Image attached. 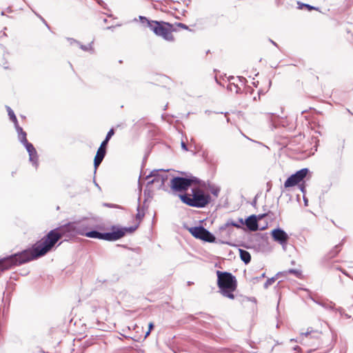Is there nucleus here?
<instances>
[{"instance_id":"nucleus-1","label":"nucleus","mask_w":353,"mask_h":353,"mask_svg":"<svg viewBox=\"0 0 353 353\" xmlns=\"http://www.w3.org/2000/svg\"><path fill=\"white\" fill-rule=\"evenodd\" d=\"M90 224L88 221L70 222L50 231L41 241H37L30 249L15 253L0 259V273L14 265H21L44 256L62 237H70L77 234L92 239L114 241L123 237L127 233L134 232L138 225L119 228L112 227V231L100 232L97 230L88 231Z\"/></svg>"},{"instance_id":"nucleus-2","label":"nucleus","mask_w":353,"mask_h":353,"mask_svg":"<svg viewBox=\"0 0 353 353\" xmlns=\"http://www.w3.org/2000/svg\"><path fill=\"white\" fill-rule=\"evenodd\" d=\"M181 201L191 207L203 208L211 201V196L199 187L192 188V194H180Z\"/></svg>"},{"instance_id":"nucleus-3","label":"nucleus","mask_w":353,"mask_h":353,"mask_svg":"<svg viewBox=\"0 0 353 353\" xmlns=\"http://www.w3.org/2000/svg\"><path fill=\"white\" fill-rule=\"evenodd\" d=\"M217 285L220 293L225 297L230 299H234L233 292L237 287L236 277L230 272L216 271Z\"/></svg>"},{"instance_id":"nucleus-4","label":"nucleus","mask_w":353,"mask_h":353,"mask_svg":"<svg viewBox=\"0 0 353 353\" xmlns=\"http://www.w3.org/2000/svg\"><path fill=\"white\" fill-rule=\"evenodd\" d=\"M141 22L148 27L156 35L163 37L164 39L172 41L174 40L171 32L172 25L169 23L148 20L145 17L139 16Z\"/></svg>"},{"instance_id":"nucleus-5","label":"nucleus","mask_w":353,"mask_h":353,"mask_svg":"<svg viewBox=\"0 0 353 353\" xmlns=\"http://www.w3.org/2000/svg\"><path fill=\"white\" fill-rule=\"evenodd\" d=\"M201 181L196 176H173L170 180V188L174 192H185L193 184H200Z\"/></svg>"},{"instance_id":"nucleus-6","label":"nucleus","mask_w":353,"mask_h":353,"mask_svg":"<svg viewBox=\"0 0 353 353\" xmlns=\"http://www.w3.org/2000/svg\"><path fill=\"white\" fill-rule=\"evenodd\" d=\"M190 233L196 239L206 242L213 243L215 241V236L203 226L192 227L188 228Z\"/></svg>"},{"instance_id":"nucleus-7","label":"nucleus","mask_w":353,"mask_h":353,"mask_svg":"<svg viewBox=\"0 0 353 353\" xmlns=\"http://www.w3.org/2000/svg\"><path fill=\"white\" fill-rule=\"evenodd\" d=\"M309 172L307 168H302L289 176L284 183L285 188L293 187L302 181Z\"/></svg>"},{"instance_id":"nucleus-8","label":"nucleus","mask_w":353,"mask_h":353,"mask_svg":"<svg viewBox=\"0 0 353 353\" xmlns=\"http://www.w3.org/2000/svg\"><path fill=\"white\" fill-rule=\"evenodd\" d=\"M271 235L273 239L281 244L283 250H285V246L289 239L288 234L283 229L278 228L272 231Z\"/></svg>"},{"instance_id":"nucleus-9","label":"nucleus","mask_w":353,"mask_h":353,"mask_svg":"<svg viewBox=\"0 0 353 353\" xmlns=\"http://www.w3.org/2000/svg\"><path fill=\"white\" fill-rule=\"evenodd\" d=\"M23 145H24L27 152H28L30 161L32 163V165L36 169H37L39 166V157L36 149L31 143L28 142V141H26V143H24Z\"/></svg>"},{"instance_id":"nucleus-10","label":"nucleus","mask_w":353,"mask_h":353,"mask_svg":"<svg viewBox=\"0 0 353 353\" xmlns=\"http://www.w3.org/2000/svg\"><path fill=\"white\" fill-rule=\"evenodd\" d=\"M239 222L242 225H245L250 231H256L259 229L257 216L250 215L245 221L242 218L239 219Z\"/></svg>"},{"instance_id":"nucleus-11","label":"nucleus","mask_w":353,"mask_h":353,"mask_svg":"<svg viewBox=\"0 0 353 353\" xmlns=\"http://www.w3.org/2000/svg\"><path fill=\"white\" fill-rule=\"evenodd\" d=\"M103 142L102 141L100 147L99 148L97 154L94 159V166L95 168V170H97V167L101 164L103 159H104L105 154H106V146L107 145H103Z\"/></svg>"},{"instance_id":"nucleus-12","label":"nucleus","mask_w":353,"mask_h":353,"mask_svg":"<svg viewBox=\"0 0 353 353\" xmlns=\"http://www.w3.org/2000/svg\"><path fill=\"white\" fill-rule=\"evenodd\" d=\"M311 299L316 303V304L322 306L323 307L327 309V310H334V307L335 304L332 302H328L327 301H323L320 299H316L313 297H311Z\"/></svg>"},{"instance_id":"nucleus-13","label":"nucleus","mask_w":353,"mask_h":353,"mask_svg":"<svg viewBox=\"0 0 353 353\" xmlns=\"http://www.w3.org/2000/svg\"><path fill=\"white\" fill-rule=\"evenodd\" d=\"M160 176H161V174H160L159 170H152L150 172V174L147 176V179H149L150 177H152L153 179L151 181H148V184L150 185V184H152V183H158L159 184L160 183V180H159Z\"/></svg>"},{"instance_id":"nucleus-14","label":"nucleus","mask_w":353,"mask_h":353,"mask_svg":"<svg viewBox=\"0 0 353 353\" xmlns=\"http://www.w3.org/2000/svg\"><path fill=\"white\" fill-rule=\"evenodd\" d=\"M241 224L239 221L235 222V221L230 219V220H228L225 223H224L223 225L220 226L219 230L223 232V231L226 230L230 226H234L237 228H241Z\"/></svg>"},{"instance_id":"nucleus-15","label":"nucleus","mask_w":353,"mask_h":353,"mask_svg":"<svg viewBox=\"0 0 353 353\" xmlns=\"http://www.w3.org/2000/svg\"><path fill=\"white\" fill-rule=\"evenodd\" d=\"M341 246H342V243H339V244L335 245L334 248L332 250H330L325 256L326 259L330 260V259L335 257L339 254V252L341 251Z\"/></svg>"},{"instance_id":"nucleus-16","label":"nucleus","mask_w":353,"mask_h":353,"mask_svg":"<svg viewBox=\"0 0 353 353\" xmlns=\"http://www.w3.org/2000/svg\"><path fill=\"white\" fill-rule=\"evenodd\" d=\"M239 254L241 259L245 263L248 264L251 261V255L247 250L239 249Z\"/></svg>"},{"instance_id":"nucleus-17","label":"nucleus","mask_w":353,"mask_h":353,"mask_svg":"<svg viewBox=\"0 0 353 353\" xmlns=\"http://www.w3.org/2000/svg\"><path fill=\"white\" fill-rule=\"evenodd\" d=\"M160 170L161 176H159L160 177L159 178L160 183L158 185H159V188H161V187H163L164 185L165 181L168 179V174H167L168 170Z\"/></svg>"},{"instance_id":"nucleus-18","label":"nucleus","mask_w":353,"mask_h":353,"mask_svg":"<svg viewBox=\"0 0 353 353\" xmlns=\"http://www.w3.org/2000/svg\"><path fill=\"white\" fill-rule=\"evenodd\" d=\"M297 4H298V8L301 9V10L303 9V8H307L309 11H311L313 10H317L316 8H315L312 6H310L309 4H307V3H303L298 1Z\"/></svg>"},{"instance_id":"nucleus-19","label":"nucleus","mask_w":353,"mask_h":353,"mask_svg":"<svg viewBox=\"0 0 353 353\" xmlns=\"http://www.w3.org/2000/svg\"><path fill=\"white\" fill-rule=\"evenodd\" d=\"M92 43H93V41H92L90 43H89L88 45H83L81 44L80 42H79V48L83 50V51H94L93 48H92Z\"/></svg>"},{"instance_id":"nucleus-20","label":"nucleus","mask_w":353,"mask_h":353,"mask_svg":"<svg viewBox=\"0 0 353 353\" xmlns=\"http://www.w3.org/2000/svg\"><path fill=\"white\" fill-rule=\"evenodd\" d=\"M114 134V130L113 128L110 129L106 134L105 139L103 141V145H108V141L111 137Z\"/></svg>"},{"instance_id":"nucleus-21","label":"nucleus","mask_w":353,"mask_h":353,"mask_svg":"<svg viewBox=\"0 0 353 353\" xmlns=\"http://www.w3.org/2000/svg\"><path fill=\"white\" fill-rule=\"evenodd\" d=\"M209 190L214 196H218L220 192V188L219 187L211 185L210 186Z\"/></svg>"},{"instance_id":"nucleus-22","label":"nucleus","mask_w":353,"mask_h":353,"mask_svg":"<svg viewBox=\"0 0 353 353\" xmlns=\"http://www.w3.org/2000/svg\"><path fill=\"white\" fill-rule=\"evenodd\" d=\"M287 273L295 275L297 278H300L301 276V271L296 269H289Z\"/></svg>"},{"instance_id":"nucleus-23","label":"nucleus","mask_w":353,"mask_h":353,"mask_svg":"<svg viewBox=\"0 0 353 353\" xmlns=\"http://www.w3.org/2000/svg\"><path fill=\"white\" fill-rule=\"evenodd\" d=\"M145 213L140 209V205L137 207V214H136V219L140 222L144 217Z\"/></svg>"},{"instance_id":"nucleus-24","label":"nucleus","mask_w":353,"mask_h":353,"mask_svg":"<svg viewBox=\"0 0 353 353\" xmlns=\"http://www.w3.org/2000/svg\"><path fill=\"white\" fill-rule=\"evenodd\" d=\"M6 110L8 111V114L9 116L10 119L11 121L15 120L17 119V117L13 110L10 108V107L6 106Z\"/></svg>"},{"instance_id":"nucleus-25","label":"nucleus","mask_w":353,"mask_h":353,"mask_svg":"<svg viewBox=\"0 0 353 353\" xmlns=\"http://www.w3.org/2000/svg\"><path fill=\"white\" fill-rule=\"evenodd\" d=\"M26 136H27V134L25 131L21 132V134H18V139L22 144H23L24 143H26V141H28Z\"/></svg>"},{"instance_id":"nucleus-26","label":"nucleus","mask_w":353,"mask_h":353,"mask_svg":"<svg viewBox=\"0 0 353 353\" xmlns=\"http://www.w3.org/2000/svg\"><path fill=\"white\" fill-rule=\"evenodd\" d=\"M228 89L230 90V91H235L236 93H238L239 91L240 90V88L238 87V85L234 83H230L228 86Z\"/></svg>"},{"instance_id":"nucleus-27","label":"nucleus","mask_w":353,"mask_h":353,"mask_svg":"<svg viewBox=\"0 0 353 353\" xmlns=\"http://www.w3.org/2000/svg\"><path fill=\"white\" fill-rule=\"evenodd\" d=\"M276 281L275 277H272L270 279H268L266 282L264 283V288L267 289L269 286L272 285L274 281Z\"/></svg>"},{"instance_id":"nucleus-28","label":"nucleus","mask_w":353,"mask_h":353,"mask_svg":"<svg viewBox=\"0 0 353 353\" xmlns=\"http://www.w3.org/2000/svg\"><path fill=\"white\" fill-rule=\"evenodd\" d=\"M68 41L70 42V45H73L74 43L79 45V41H78L77 40L74 39H72V38H67Z\"/></svg>"},{"instance_id":"nucleus-29","label":"nucleus","mask_w":353,"mask_h":353,"mask_svg":"<svg viewBox=\"0 0 353 353\" xmlns=\"http://www.w3.org/2000/svg\"><path fill=\"white\" fill-rule=\"evenodd\" d=\"M345 148V139L341 140V148L339 149L341 154L343 153V149Z\"/></svg>"},{"instance_id":"nucleus-30","label":"nucleus","mask_w":353,"mask_h":353,"mask_svg":"<svg viewBox=\"0 0 353 353\" xmlns=\"http://www.w3.org/2000/svg\"><path fill=\"white\" fill-rule=\"evenodd\" d=\"M16 129V131L17 132V134H21V132H24L23 128L21 127V126H17L15 128Z\"/></svg>"},{"instance_id":"nucleus-31","label":"nucleus","mask_w":353,"mask_h":353,"mask_svg":"<svg viewBox=\"0 0 353 353\" xmlns=\"http://www.w3.org/2000/svg\"><path fill=\"white\" fill-rule=\"evenodd\" d=\"M300 190L304 194L305 192V187L303 183L299 185Z\"/></svg>"},{"instance_id":"nucleus-32","label":"nucleus","mask_w":353,"mask_h":353,"mask_svg":"<svg viewBox=\"0 0 353 353\" xmlns=\"http://www.w3.org/2000/svg\"><path fill=\"white\" fill-rule=\"evenodd\" d=\"M37 16L39 17V19L42 21V22L48 28H50L49 26L48 25L46 21L40 15L37 14Z\"/></svg>"},{"instance_id":"nucleus-33","label":"nucleus","mask_w":353,"mask_h":353,"mask_svg":"<svg viewBox=\"0 0 353 353\" xmlns=\"http://www.w3.org/2000/svg\"><path fill=\"white\" fill-rule=\"evenodd\" d=\"M37 16L39 17V19L42 21V22L48 28H50L49 26L48 25L46 21L40 15L37 14Z\"/></svg>"},{"instance_id":"nucleus-34","label":"nucleus","mask_w":353,"mask_h":353,"mask_svg":"<svg viewBox=\"0 0 353 353\" xmlns=\"http://www.w3.org/2000/svg\"><path fill=\"white\" fill-rule=\"evenodd\" d=\"M178 26H179V27H181V28H182L183 29H185V30L188 29V27L185 24L182 23H178Z\"/></svg>"},{"instance_id":"nucleus-35","label":"nucleus","mask_w":353,"mask_h":353,"mask_svg":"<svg viewBox=\"0 0 353 353\" xmlns=\"http://www.w3.org/2000/svg\"><path fill=\"white\" fill-rule=\"evenodd\" d=\"M337 312H339V314H340L341 316H343V315L344 314V313H345V310H344V309H343L342 307H339V308H338V309H337Z\"/></svg>"},{"instance_id":"nucleus-36","label":"nucleus","mask_w":353,"mask_h":353,"mask_svg":"<svg viewBox=\"0 0 353 353\" xmlns=\"http://www.w3.org/2000/svg\"><path fill=\"white\" fill-rule=\"evenodd\" d=\"M181 148L185 151L188 150L187 145L183 141L181 142Z\"/></svg>"},{"instance_id":"nucleus-37","label":"nucleus","mask_w":353,"mask_h":353,"mask_svg":"<svg viewBox=\"0 0 353 353\" xmlns=\"http://www.w3.org/2000/svg\"><path fill=\"white\" fill-rule=\"evenodd\" d=\"M154 328V323L152 322H150L148 324V330L151 331Z\"/></svg>"},{"instance_id":"nucleus-38","label":"nucleus","mask_w":353,"mask_h":353,"mask_svg":"<svg viewBox=\"0 0 353 353\" xmlns=\"http://www.w3.org/2000/svg\"><path fill=\"white\" fill-rule=\"evenodd\" d=\"M97 3L99 5H100L101 6L103 7L104 5H105V3H104L103 1L102 0H97Z\"/></svg>"},{"instance_id":"nucleus-39","label":"nucleus","mask_w":353,"mask_h":353,"mask_svg":"<svg viewBox=\"0 0 353 353\" xmlns=\"http://www.w3.org/2000/svg\"><path fill=\"white\" fill-rule=\"evenodd\" d=\"M13 123H14V128L17 127V126H19V123H18V121H17V119H16L15 120H13L12 121Z\"/></svg>"},{"instance_id":"nucleus-40","label":"nucleus","mask_w":353,"mask_h":353,"mask_svg":"<svg viewBox=\"0 0 353 353\" xmlns=\"http://www.w3.org/2000/svg\"><path fill=\"white\" fill-rule=\"evenodd\" d=\"M310 332H311L307 331V332H306L305 333H301V336H307L308 334H310Z\"/></svg>"},{"instance_id":"nucleus-41","label":"nucleus","mask_w":353,"mask_h":353,"mask_svg":"<svg viewBox=\"0 0 353 353\" xmlns=\"http://www.w3.org/2000/svg\"><path fill=\"white\" fill-rule=\"evenodd\" d=\"M303 201H304V203H305V205H307V199L305 198V197H303Z\"/></svg>"},{"instance_id":"nucleus-42","label":"nucleus","mask_w":353,"mask_h":353,"mask_svg":"<svg viewBox=\"0 0 353 353\" xmlns=\"http://www.w3.org/2000/svg\"><path fill=\"white\" fill-rule=\"evenodd\" d=\"M150 332H151V331L148 330V331L145 333V338H147V337L150 335Z\"/></svg>"},{"instance_id":"nucleus-43","label":"nucleus","mask_w":353,"mask_h":353,"mask_svg":"<svg viewBox=\"0 0 353 353\" xmlns=\"http://www.w3.org/2000/svg\"><path fill=\"white\" fill-rule=\"evenodd\" d=\"M343 316H345L347 319L351 318V316L347 314H346V313H344V314Z\"/></svg>"},{"instance_id":"nucleus-44","label":"nucleus","mask_w":353,"mask_h":353,"mask_svg":"<svg viewBox=\"0 0 353 353\" xmlns=\"http://www.w3.org/2000/svg\"><path fill=\"white\" fill-rule=\"evenodd\" d=\"M270 41H271V43H272L274 46H277L276 43H275L274 41H272V40H271V39H270Z\"/></svg>"},{"instance_id":"nucleus-45","label":"nucleus","mask_w":353,"mask_h":353,"mask_svg":"<svg viewBox=\"0 0 353 353\" xmlns=\"http://www.w3.org/2000/svg\"><path fill=\"white\" fill-rule=\"evenodd\" d=\"M265 276V273H263L261 274V276H260V278H264Z\"/></svg>"},{"instance_id":"nucleus-46","label":"nucleus","mask_w":353,"mask_h":353,"mask_svg":"<svg viewBox=\"0 0 353 353\" xmlns=\"http://www.w3.org/2000/svg\"><path fill=\"white\" fill-rule=\"evenodd\" d=\"M105 205H107L108 207H112L113 206V205H112V204H105Z\"/></svg>"},{"instance_id":"nucleus-47","label":"nucleus","mask_w":353,"mask_h":353,"mask_svg":"<svg viewBox=\"0 0 353 353\" xmlns=\"http://www.w3.org/2000/svg\"><path fill=\"white\" fill-rule=\"evenodd\" d=\"M264 216H265V214H263V215L259 216V217L261 218V217H263Z\"/></svg>"}]
</instances>
